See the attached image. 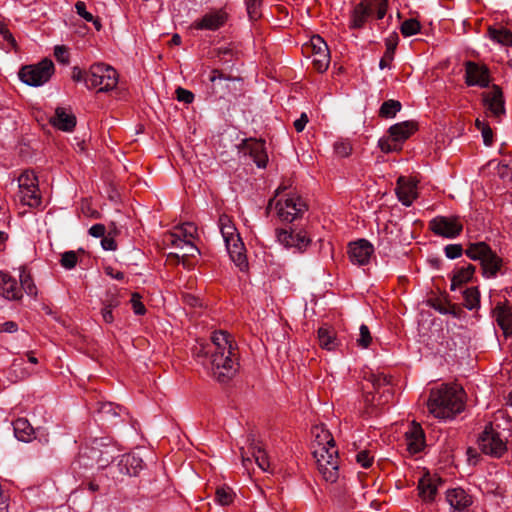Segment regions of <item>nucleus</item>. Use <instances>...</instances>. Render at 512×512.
<instances>
[{"mask_svg":"<svg viewBox=\"0 0 512 512\" xmlns=\"http://www.w3.org/2000/svg\"><path fill=\"white\" fill-rule=\"evenodd\" d=\"M196 355L203 358V366L220 383H227L238 371L239 363L236 358L235 347L230 335L225 331L214 332L211 343L206 346L201 345Z\"/></svg>","mask_w":512,"mask_h":512,"instance_id":"obj_1","label":"nucleus"},{"mask_svg":"<svg viewBox=\"0 0 512 512\" xmlns=\"http://www.w3.org/2000/svg\"><path fill=\"white\" fill-rule=\"evenodd\" d=\"M464 391L457 385L433 388L427 401L430 414L438 419H453L464 410Z\"/></svg>","mask_w":512,"mask_h":512,"instance_id":"obj_2","label":"nucleus"},{"mask_svg":"<svg viewBox=\"0 0 512 512\" xmlns=\"http://www.w3.org/2000/svg\"><path fill=\"white\" fill-rule=\"evenodd\" d=\"M313 455L317 469L326 482L335 483L339 478V456L331 433L316 427Z\"/></svg>","mask_w":512,"mask_h":512,"instance_id":"obj_3","label":"nucleus"},{"mask_svg":"<svg viewBox=\"0 0 512 512\" xmlns=\"http://www.w3.org/2000/svg\"><path fill=\"white\" fill-rule=\"evenodd\" d=\"M279 187L276 190L275 198L271 199L267 205V210L270 211L274 206L276 214L283 222H293L294 220L302 217L307 211V205L303 199L295 193L281 194Z\"/></svg>","mask_w":512,"mask_h":512,"instance_id":"obj_4","label":"nucleus"},{"mask_svg":"<svg viewBox=\"0 0 512 512\" xmlns=\"http://www.w3.org/2000/svg\"><path fill=\"white\" fill-rule=\"evenodd\" d=\"M218 225L232 261L244 271L248 267L244 244L232 220L226 214L219 217Z\"/></svg>","mask_w":512,"mask_h":512,"instance_id":"obj_5","label":"nucleus"},{"mask_svg":"<svg viewBox=\"0 0 512 512\" xmlns=\"http://www.w3.org/2000/svg\"><path fill=\"white\" fill-rule=\"evenodd\" d=\"M471 260L480 261L483 276L492 278L497 275L503 266V260L485 242L471 243L465 250Z\"/></svg>","mask_w":512,"mask_h":512,"instance_id":"obj_6","label":"nucleus"},{"mask_svg":"<svg viewBox=\"0 0 512 512\" xmlns=\"http://www.w3.org/2000/svg\"><path fill=\"white\" fill-rule=\"evenodd\" d=\"M118 84V73L110 65L95 63L86 73L85 85L88 89H97V92H108Z\"/></svg>","mask_w":512,"mask_h":512,"instance_id":"obj_7","label":"nucleus"},{"mask_svg":"<svg viewBox=\"0 0 512 512\" xmlns=\"http://www.w3.org/2000/svg\"><path fill=\"white\" fill-rule=\"evenodd\" d=\"M388 8V0H361L351 11L350 29H361L376 12L378 19H383Z\"/></svg>","mask_w":512,"mask_h":512,"instance_id":"obj_8","label":"nucleus"},{"mask_svg":"<svg viewBox=\"0 0 512 512\" xmlns=\"http://www.w3.org/2000/svg\"><path fill=\"white\" fill-rule=\"evenodd\" d=\"M53 73V62L45 58L37 64L22 67L19 71V78L29 86L38 87L48 82Z\"/></svg>","mask_w":512,"mask_h":512,"instance_id":"obj_9","label":"nucleus"},{"mask_svg":"<svg viewBox=\"0 0 512 512\" xmlns=\"http://www.w3.org/2000/svg\"><path fill=\"white\" fill-rule=\"evenodd\" d=\"M20 201L24 205L37 207L41 203L38 179L33 171L26 170L17 179Z\"/></svg>","mask_w":512,"mask_h":512,"instance_id":"obj_10","label":"nucleus"},{"mask_svg":"<svg viewBox=\"0 0 512 512\" xmlns=\"http://www.w3.org/2000/svg\"><path fill=\"white\" fill-rule=\"evenodd\" d=\"M478 446L481 452L495 458H500L507 450L506 443L500 437V434L493 429L491 423L486 425L484 431L480 434Z\"/></svg>","mask_w":512,"mask_h":512,"instance_id":"obj_11","label":"nucleus"},{"mask_svg":"<svg viewBox=\"0 0 512 512\" xmlns=\"http://www.w3.org/2000/svg\"><path fill=\"white\" fill-rule=\"evenodd\" d=\"M367 380L371 383L378 397L373 395L370 399L369 396H366V402H370L372 406L378 407L385 405L393 398V392L390 386L391 379L388 376L371 373Z\"/></svg>","mask_w":512,"mask_h":512,"instance_id":"obj_12","label":"nucleus"},{"mask_svg":"<svg viewBox=\"0 0 512 512\" xmlns=\"http://www.w3.org/2000/svg\"><path fill=\"white\" fill-rule=\"evenodd\" d=\"M431 231L444 238H455L463 230V225L457 217L438 216L429 223Z\"/></svg>","mask_w":512,"mask_h":512,"instance_id":"obj_13","label":"nucleus"},{"mask_svg":"<svg viewBox=\"0 0 512 512\" xmlns=\"http://www.w3.org/2000/svg\"><path fill=\"white\" fill-rule=\"evenodd\" d=\"M278 242L286 248H295L302 252L311 243V239L308 237L305 231L293 230V229H278L276 231Z\"/></svg>","mask_w":512,"mask_h":512,"instance_id":"obj_14","label":"nucleus"},{"mask_svg":"<svg viewBox=\"0 0 512 512\" xmlns=\"http://www.w3.org/2000/svg\"><path fill=\"white\" fill-rule=\"evenodd\" d=\"M490 82V71L486 65H480L473 61L465 63V83L468 86L487 88Z\"/></svg>","mask_w":512,"mask_h":512,"instance_id":"obj_15","label":"nucleus"},{"mask_svg":"<svg viewBox=\"0 0 512 512\" xmlns=\"http://www.w3.org/2000/svg\"><path fill=\"white\" fill-rule=\"evenodd\" d=\"M244 155H249L258 168H265L268 163V155L265 141L262 139H245L240 145Z\"/></svg>","mask_w":512,"mask_h":512,"instance_id":"obj_16","label":"nucleus"},{"mask_svg":"<svg viewBox=\"0 0 512 512\" xmlns=\"http://www.w3.org/2000/svg\"><path fill=\"white\" fill-rule=\"evenodd\" d=\"M310 47L314 68L320 73L325 72L330 63V52L326 42L319 35L313 36L310 41Z\"/></svg>","mask_w":512,"mask_h":512,"instance_id":"obj_17","label":"nucleus"},{"mask_svg":"<svg viewBox=\"0 0 512 512\" xmlns=\"http://www.w3.org/2000/svg\"><path fill=\"white\" fill-rule=\"evenodd\" d=\"M483 101L491 116L500 121L506 113L502 89L498 85H492L491 91L483 93Z\"/></svg>","mask_w":512,"mask_h":512,"instance_id":"obj_18","label":"nucleus"},{"mask_svg":"<svg viewBox=\"0 0 512 512\" xmlns=\"http://www.w3.org/2000/svg\"><path fill=\"white\" fill-rule=\"evenodd\" d=\"M227 20L228 14L224 10H212L194 21L193 27L197 30L216 31L223 27Z\"/></svg>","mask_w":512,"mask_h":512,"instance_id":"obj_19","label":"nucleus"},{"mask_svg":"<svg viewBox=\"0 0 512 512\" xmlns=\"http://www.w3.org/2000/svg\"><path fill=\"white\" fill-rule=\"evenodd\" d=\"M374 252L373 245L365 240L360 239L349 244L348 255L352 263L357 265H366Z\"/></svg>","mask_w":512,"mask_h":512,"instance_id":"obj_20","label":"nucleus"},{"mask_svg":"<svg viewBox=\"0 0 512 512\" xmlns=\"http://www.w3.org/2000/svg\"><path fill=\"white\" fill-rule=\"evenodd\" d=\"M396 194L398 200L404 205L409 207L417 198V184L412 179L399 177L397 180Z\"/></svg>","mask_w":512,"mask_h":512,"instance_id":"obj_21","label":"nucleus"},{"mask_svg":"<svg viewBox=\"0 0 512 512\" xmlns=\"http://www.w3.org/2000/svg\"><path fill=\"white\" fill-rule=\"evenodd\" d=\"M167 241H169L172 246L182 251L181 254L171 253L169 255L170 257H175L178 260L182 258L184 261L185 258L194 257L196 254L200 253L199 249L193 244L192 240L182 239L178 234H170L167 238Z\"/></svg>","mask_w":512,"mask_h":512,"instance_id":"obj_22","label":"nucleus"},{"mask_svg":"<svg viewBox=\"0 0 512 512\" xmlns=\"http://www.w3.org/2000/svg\"><path fill=\"white\" fill-rule=\"evenodd\" d=\"M406 444L410 453H418L425 446V435L422 427L413 422L405 432Z\"/></svg>","mask_w":512,"mask_h":512,"instance_id":"obj_23","label":"nucleus"},{"mask_svg":"<svg viewBox=\"0 0 512 512\" xmlns=\"http://www.w3.org/2000/svg\"><path fill=\"white\" fill-rule=\"evenodd\" d=\"M0 295L8 300H19L21 289L17 280L8 272L0 271Z\"/></svg>","mask_w":512,"mask_h":512,"instance_id":"obj_24","label":"nucleus"},{"mask_svg":"<svg viewBox=\"0 0 512 512\" xmlns=\"http://www.w3.org/2000/svg\"><path fill=\"white\" fill-rule=\"evenodd\" d=\"M446 501L450 505L452 512H462L472 503L471 497L461 488L448 490L446 492Z\"/></svg>","mask_w":512,"mask_h":512,"instance_id":"obj_25","label":"nucleus"},{"mask_svg":"<svg viewBox=\"0 0 512 512\" xmlns=\"http://www.w3.org/2000/svg\"><path fill=\"white\" fill-rule=\"evenodd\" d=\"M51 124L64 132H71L76 126L75 115L66 108L59 107L51 118Z\"/></svg>","mask_w":512,"mask_h":512,"instance_id":"obj_26","label":"nucleus"},{"mask_svg":"<svg viewBox=\"0 0 512 512\" xmlns=\"http://www.w3.org/2000/svg\"><path fill=\"white\" fill-rule=\"evenodd\" d=\"M438 483H441L440 478L431 477L429 474H425L418 483L419 496L425 502H431L434 500Z\"/></svg>","mask_w":512,"mask_h":512,"instance_id":"obj_27","label":"nucleus"},{"mask_svg":"<svg viewBox=\"0 0 512 512\" xmlns=\"http://www.w3.org/2000/svg\"><path fill=\"white\" fill-rule=\"evenodd\" d=\"M494 317L504 335H512V307L508 305H498L494 309Z\"/></svg>","mask_w":512,"mask_h":512,"instance_id":"obj_28","label":"nucleus"},{"mask_svg":"<svg viewBox=\"0 0 512 512\" xmlns=\"http://www.w3.org/2000/svg\"><path fill=\"white\" fill-rule=\"evenodd\" d=\"M416 131V124L412 121H404L392 125L388 132L394 142H403Z\"/></svg>","mask_w":512,"mask_h":512,"instance_id":"obj_29","label":"nucleus"},{"mask_svg":"<svg viewBox=\"0 0 512 512\" xmlns=\"http://www.w3.org/2000/svg\"><path fill=\"white\" fill-rule=\"evenodd\" d=\"M235 80H239V78L226 75L223 71L219 69H212L211 74L209 76L212 93L218 94L220 91L228 89L227 82Z\"/></svg>","mask_w":512,"mask_h":512,"instance_id":"obj_30","label":"nucleus"},{"mask_svg":"<svg viewBox=\"0 0 512 512\" xmlns=\"http://www.w3.org/2000/svg\"><path fill=\"white\" fill-rule=\"evenodd\" d=\"M476 267L470 263L458 267L454 270L451 279V290H456L458 286L470 281L475 273Z\"/></svg>","mask_w":512,"mask_h":512,"instance_id":"obj_31","label":"nucleus"},{"mask_svg":"<svg viewBox=\"0 0 512 512\" xmlns=\"http://www.w3.org/2000/svg\"><path fill=\"white\" fill-rule=\"evenodd\" d=\"M13 430L15 437L23 442H29L32 440L35 430L25 418H18L13 422Z\"/></svg>","mask_w":512,"mask_h":512,"instance_id":"obj_32","label":"nucleus"},{"mask_svg":"<svg viewBox=\"0 0 512 512\" xmlns=\"http://www.w3.org/2000/svg\"><path fill=\"white\" fill-rule=\"evenodd\" d=\"M488 36L492 41L502 46L512 45V31L502 25L490 26Z\"/></svg>","mask_w":512,"mask_h":512,"instance_id":"obj_33","label":"nucleus"},{"mask_svg":"<svg viewBox=\"0 0 512 512\" xmlns=\"http://www.w3.org/2000/svg\"><path fill=\"white\" fill-rule=\"evenodd\" d=\"M318 340L319 345L328 351H332L338 346L335 332L330 327H320L318 329Z\"/></svg>","mask_w":512,"mask_h":512,"instance_id":"obj_34","label":"nucleus"},{"mask_svg":"<svg viewBox=\"0 0 512 512\" xmlns=\"http://www.w3.org/2000/svg\"><path fill=\"white\" fill-rule=\"evenodd\" d=\"M398 44V35L393 34L385 40L386 51L379 62L381 70L390 67V63L394 59L395 50Z\"/></svg>","mask_w":512,"mask_h":512,"instance_id":"obj_35","label":"nucleus"},{"mask_svg":"<svg viewBox=\"0 0 512 512\" xmlns=\"http://www.w3.org/2000/svg\"><path fill=\"white\" fill-rule=\"evenodd\" d=\"M121 464L125 467L126 473L130 476H136L143 469V459L136 454L124 455Z\"/></svg>","mask_w":512,"mask_h":512,"instance_id":"obj_36","label":"nucleus"},{"mask_svg":"<svg viewBox=\"0 0 512 512\" xmlns=\"http://www.w3.org/2000/svg\"><path fill=\"white\" fill-rule=\"evenodd\" d=\"M92 458L96 459L99 467L108 466L115 458L114 448L112 446H105L103 450L93 447Z\"/></svg>","mask_w":512,"mask_h":512,"instance_id":"obj_37","label":"nucleus"},{"mask_svg":"<svg viewBox=\"0 0 512 512\" xmlns=\"http://www.w3.org/2000/svg\"><path fill=\"white\" fill-rule=\"evenodd\" d=\"M251 450L252 457L254 458L258 467L265 472L270 471L271 464L269 457L263 447L259 444H252Z\"/></svg>","mask_w":512,"mask_h":512,"instance_id":"obj_38","label":"nucleus"},{"mask_svg":"<svg viewBox=\"0 0 512 512\" xmlns=\"http://www.w3.org/2000/svg\"><path fill=\"white\" fill-rule=\"evenodd\" d=\"M235 493L227 485L217 486L215 490V502L221 506H227L234 502Z\"/></svg>","mask_w":512,"mask_h":512,"instance_id":"obj_39","label":"nucleus"},{"mask_svg":"<svg viewBox=\"0 0 512 512\" xmlns=\"http://www.w3.org/2000/svg\"><path fill=\"white\" fill-rule=\"evenodd\" d=\"M394 241L393 232L389 231L388 225H385L383 229L379 230L377 246L384 253L390 251Z\"/></svg>","mask_w":512,"mask_h":512,"instance_id":"obj_40","label":"nucleus"},{"mask_svg":"<svg viewBox=\"0 0 512 512\" xmlns=\"http://www.w3.org/2000/svg\"><path fill=\"white\" fill-rule=\"evenodd\" d=\"M464 296V306L469 309L473 310L475 308H478L480 305V292L477 287H470L467 288L463 292Z\"/></svg>","mask_w":512,"mask_h":512,"instance_id":"obj_41","label":"nucleus"},{"mask_svg":"<svg viewBox=\"0 0 512 512\" xmlns=\"http://www.w3.org/2000/svg\"><path fill=\"white\" fill-rule=\"evenodd\" d=\"M21 291H25L28 296L36 297L37 296V287L31 278L30 274L26 273L24 270L20 274V286Z\"/></svg>","mask_w":512,"mask_h":512,"instance_id":"obj_42","label":"nucleus"},{"mask_svg":"<svg viewBox=\"0 0 512 512\" xmlns=\"http://www.w3.org/2000/svg\"><path fill=\"white\" fill-rule=\"evenodd\" d=\"M401 107V103L397 100L385 101L380 107L379 115L384 118H392L401 110Z\"/></svg>","mask_w":512,"mask_h":512,"instance_id":"obj_43","label":"nucleus"},{"mask_svg":"<svg viewBox=\"0 0 512 512\" xmlns=\"http://www.w3.org/2000/svg\"><path fill=\"white\" fill-rule=\"evenodd\" d=\"M76 11L79 16H81L83 19H85L88 22H92L97 30H100L101 23L98 18H95L90 12L86 10V5L82 1H78L75 4Z\"/></svg>","mask_w":512,"mask_h":512,"instance_id":"obj_44","label":"nucleus"},{"mask_svg":"<svg viewBox=\"0 0 512 512\" xmlns=\"http://www.w3.org/2000/svg\"><path fill=\"white\" fill-rule=\"evenodd\" d=\"M197 232V228L193 223H184L179 227H176V232H173L172 234H178L181 236L182 239H194Z\"/></svg>","mask_w":512,"mask_h":512,"instance_id":"obj_45","label":"nucleus"},{"mask_svg":"<svg viewBox=\"0 0 512 512\" xmlns=\"http://www.w3.org/2000/svg\"><path fill=\"white\" fill-rule=\"evenodd\" d=\"M420 23L416 19L405 20L401 25V33L405 37L417 34L420 31Z\"/></svg>","mask_w":512,"mask_h":512,"instance_id":"obj_46","label":"nucleus"},{"mask_svg":"<svg viewBox=\"0 0 512 512\" xmlns=\"http://www.w3.org/2000/svg\"><path fill=\"white\" fill-rule=\"evenodd\" d=\"M497 174L501 179L511 182L512 170H510V158L504 159L498 163Z\"/></svg>","mask_w":512,"mask_h":512,"instance_id":"obj_47","label":"nucleus"},{"mask_svg":"<svg viewBox=\"0 0 512 512\" xmlns=\"http://www.w3.org/2000/svg\"><path fill=\"white\" fill-rule=\"evenodd\" d=\"M374 455L369 450H362L356 454V462L363 468H369L373 464Z\"/></svg>","mask_w":512,"mask_h":512,"instance_id":"obj_48","label":"nucleus"},{"mask_svg":"<svg viewBox=\"0 0 512 512\" xmlns=\"http://www.w3.org/2000/svg\"><path fill=\"white\" fill-rule=\"evenodd\" d=\"M334 151L339 157H348L352 152V146L347 140H340L334 143Z\"/></svg>","mask_w":512,"mask_h":512,"instance_id":"obj_49","label":"nucleus"},{"mask_svg":"<svg viewBox=\"0 0 512 512\" xmlns=\"http://www.w3.org/2000/svg\"><path fill=\"white\" fill-rule=\"evenodd\" d=\"M78 261L77 254L74 251H66L62 254L60 263L66 269H72L76 266Z\"/></svg>","mask_w":512,"mask_h":512,"instance_id":"obj_50","label":"nucleus"},{"mask_svg":"<svg viewBox=\"0 0 512 512\" xmlns=\"http://www.w3.org/2000/svg\"><path fill=\"white\" fill-rule=\"evenodd\" d=\"M378 146L384 153L399 151L401 149V147L398 145V142H394L391 137L379 139Z\"/></svg>","mask_w":512,"mask_h":512,"instance_id":"obj_51","label":"nucleus"},{"mask_svg":"<svg viewBox=\"0 0 512 512\" xmlns=\"http://www.w3.org/2000/svg\"><path fill=\"white\" fill-rule=\"evenodd\" d=\"M372 341V337L369 331L368 326L362 324L360 326V337L357 339V343L362 348H368Z\"/></svg>","mask_w":512,"mask_h":512,"instance_id":"obj_52","label":"nucleus"},{"mask_svg":"<svg viewBox=\"0 0 512 512\" xmlns=\"http://www.w3.org/2000/svg\"><path fill=\"white\" fill-rule=\"evenodd\" d=\"M247 13L251 20H257L260 16V6L261 1L259 0H248L247 3Z\"/></svg>","mask_w":512,"mask_h":512,"instance_id":"obj_53","label":"nucleus"},{"mask_svg":"<svg viewBox=\"0 0 512 512\" xmlns=\"http://www.w3.org/2000/svg\"><path fill=\"white\" fill-rule=\"evenodd\" d=\"M130 302L132 305V309L136 315H144L145 314L146 308L141 301V296L138 293L132 294Z\"/></svg>","mask_w":512,"mask_h":512,"instance_id":"obj_54","label":"nucleus"},{"mask_svg":"<svg viewBox=\"0 0 512 512\" xmlns=\"http://www.w3.org/2000/svg\"><path fill=\"white\" fill-rule=\"evenodd\" d=\"M445 255L449 259H456L463 254V248L460 244H448L445 248Z\"/></svg>","mask_w":512,"mask_h":512,"instance_id":"obj_55","label":"nucleus"},{"mask_svg":"<svg viewBox=\"0 0 512 512\" xmlns=\"http://www.w3.org/2000/svg\"><path fill=\"white\" fill-rule=\"evenodd\" d=\"M175 93L177 100L180 102L190 104L194 100V94L191 91L184 89L182 87H178Z\"/></svg>","mask_w":512,"mask_h":512,"instance_id":"obj_56","label":"nucleus"},{"mask_svg":"<svg viewBox=\"0 0 512 512\" xmlns=\"http://www.w3.org/2000/svg\"><path fill=\"white\" fill-rule=\"evenodd\" d=\"M54 56L62 64L69 63V51L65 46H56L54 48Z\"/></svg>","mask_w":512,"mask_h":512,"instance_id":"obj_57","label":"nucleus"},{"mask_svg":"<svg viewBox=\"0 0 512 512\" xmlns=\"http://www.w3.org/2000/svg\"><path fill=\"white\" fill-rule=\"evenodd\" d=\"M101 246L104 250L108 251H114L117 249V243L112 236V233L109 232L107 235H105L101 240Z\"/></svg>","mask_w":512,"mask_h":512,"instance_id":"obj_58","label":"nucleus"},{"mask_svg":"<svg viewBox=\"0 0 512 512\" xmlns=\"http://www.w3.org/2000/svg\"><path fill=\"white\" fill-rule=\"evenodd\" d=\"M89 234L95 238H103L106 234V227L103 224H94L89 228Z\"/></svg>","mask_w":512,"mask_h":512,"instance_id":"obj_59","label":"nucleus"},{"mask_svg":"<svg viewBox=\"0 0 512 512\" xmlns=\"http://www.w3.org/2000/svg\"><path fill=\"white\" fill-rule=\"evenodd\" d=\"M119 305H120V300L114 294L108 295L107 298L103 301V307H106L111 310H114Z\"/></svg>","mask_w":512,"mask_h":512,"instance_id":"obj_60","label":"nucleus"},{"mask_svg":"<svg viewBox=\"0 0 512 512\" xmlns=\"http://www.w3.org/2000/svg\"><path fill=\"white\" fill-rule=\"evenodd\" d=\"M481 133L484 144L486 146H490L493 142V131L488 124L486 126H483V128L481 129Z\"/></svg>","mask_w":512,"mask_h":512,"instance_id":"obj_61","label":"nucleus"},{"mask_svg":"<svg viewBox=\"0 0 512 512\" xmlns=\"http://www.w3.org/2000/svg\"><path fill=\"white\" fill-rule=\"evenodd\" d=\"M98 412L103 416H105V415L117 416L118 415V413L116 412L115 407L113 406L112 403L101 404L100 408L98 409Z\"/></svg>","mask_w":512,"mask_h":512,"instance_id":"obj_62","label":"nucleus"},{"mask_svg":"<svg viewBox=\"0 0 512 512\" xmlns=\"http://www.w3.org/2000/svg\"><path fill=\"white\" fill-rule=\"evenodd\" d=\"M18 330V324L14 321L0 323V332L14 333Z\"/></svg>","mask_w":512,"mask_h":512,"instance_id":"obj_63","label":"nucleus"},{"mask_svg":"<svg viewBox=\"0 0 512 512\" xmlns=\"http://www.w3.org/2000/svg\"><path fill=\"white\" fill-rule=\"evenodd\" d=\"M183 302L190 307H198L201 305L200 299L191 294L182 295Z\"/></svg>","mask_w":512,"mask_h":512,"instance_id":"obj_64","label":"nucleus"}]
</instances>
